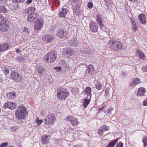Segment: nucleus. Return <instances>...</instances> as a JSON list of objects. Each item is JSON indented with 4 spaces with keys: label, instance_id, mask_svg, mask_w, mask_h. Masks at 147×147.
I'll use <instances>...</instances> for the list:
<instances>
[{
    "label": "nucleus",
    "instance_id": "f257e3e1",
    "mask_svg": "<svg viewBox=\"0 0 147 147\" xmlns=\"http://www.w3.org/2000/svg\"><path fill=\"white\" fill-rule=\"evenodd\" d=\"M26 108L24 106H22L18 110L16 111V117L17 118L19 121L22 122V119L25 118L27 114Z\"/></svg>",
    "mask_w": 147,
    "mask_h": 147
},
{
    "label": "nucleus",
    "instance_id": "f03ea898",
    "mask_svg": "<svg viewBox=\"0 0 147 147\" xmlns=\"http://www.w3.org/2000/svg\"><path fill=\"white\" fill-rule=\"evenodd\" d=\"M108 45L115 51L121 49L123 47L122 43L119 41L113 40H109Z\"/></svg>",
    "mask_w": 147,
    "mask_h": 147
},
{
    "label": "nucleus",
    "instance_id": "7ed1b4c3",
    "mask_svg": "<svg viewBox=\"0 0 147 147\" xmlns=\"http://www.w3.org/2000/svg\"><path fill=\"white\" fill-rule=\"evenodd\" d=\"M56 57V53L54 51H52L48 53L44 58L47 62L51 63L55 60Z\"/></svg>",
    "mask_w": 147,
    "mask_h": 147
},
{
    "label": "nucleus",
    "instance_id": "20e7f679",
    "mask_svg": "<svg viewBox=\"0 0 147 147\" xmlns=\"http://www.w3.org/2000/svg\"><path fill=\"white\" fill-rule=\"evenodd\" d=\"M57 92V97L60 99L64 100L69 95L67 91L63 88H58Z\"/></svg>",
    "mask_w": 147,
    "mask_h": 147
},
{
    "label": "nucleus",
    "instance_id": "39448f33",
    "mask_svg": "<svg viewBox=\"0 0 147 147\" xmlns=\"http://www.w3.org/2000/svg\"><path fill=\"white\" fill-rule=\"evenodd\" d=\"M56 118L54 115L52 113L48 114L44 120V123L48 125H52L55 121Z\"/></svg>",
    "mask_w": 147,
    "mask_h": 147
},
{
    "label": "nucleus",
    "instance_id": "423d86ee",
    "mask_svg": "<svg viewBox=\"0 0 147 147\" xmlns=\"http://www.w3.org/2000/svg\"><path fill=\"white\" fill-rule=\"evenodd\" d=\"M10 76L12 79L16 82H20L22 80V77L15 71H12Z\"/></svg>",
    "mask_w": 147,
    "mask_h": 147
},
{
    "label": "nucleus",
    "instance_id": "0eeeda50",
    "mask_svg": "<svg viewBox=\"0 0 147 147\" xmlns=\"http://www.w3.org/2000/svg\"><path fill=\"white\" fill-rule=\"evenodd\" d=\"M56 35L59 38L62 39L66 38L67 36L66 30L62 28H59L57 30Z\"/></svg>",
    "mask_w": 147,
    "mask_h": 147
},
{
    "label": "nucleus",
    "instance_id": "6e6552de",
    "mask_svg": "<svg viewBox=\"0 0 147 147\" xmlns=\"http://www.w3.org/2000/svg\"><path fill=\"white\" fill-rule=\"evenodd\" d=\"M43 24V22L42 19L41 18H38L36 21L34 23V29L36 30L40 29Z\"/></svg>",
    "mask_w": 147,
    "mask_h": 147
},
{
    "label": "nucleus",
    "instance_id": "1a4fd4ad",
    "mask_svg": "<svg viewBox=\"0 0 147 147\" xmlns=\"http://www.w3.org/2000/svg\"><path fill=\"white\" fill-rule=\"evenodd\" d=\"M66 119L67 121L70 122L73 126H77L78 123L77 118L72 116H67Z\"/></svg>",
    "mask_w": 147,
    "mask_h": 147
},
{
    "label": "nucleus",
    "instance_id": "9d476101",
    "mask_svg": "<svg viewBox=\"0 0 147 147\" xmlns=\"http://www.w3.org/2000/svg\"><path fill=\"white\" fill-rule=\"evenodd\" d=\"M89 27L90 30L92 32H96L98 31V26L96 22L91 21L89 23Z\"/></svg>",
    "mask_w": 147,
    "mask_h": 147
},
{
    "label": "nucleus",
    "instance_id": "9b49d317",
    "mask_svg": "<svg viewBox=\"0 0 147 147\" xmlns=\"http://www.w3.org/2000/svg\"><path fill=\"white\" fill-rule=\"evenodd\" d=\"M130 20L132 24V30L134 31H136L138 29V26L137 24V20L133 18H130Z\"/></svg>",
    "mask_w": 147,
    "mask_h": 147
},
{
    "label": "nucleus",
    "instance_id": "f8f14e48",
    "mask_svg": "<svg viewBox=\"0 0 147 147\" xmlns=\"http://www.w3.org/2000/svg\"><path fill=\"white\" fill-rule=\"evenodd\" d=\"M109 129V127L108 126L106 125H104L100 127L99 130L98 131V133L100 135H103L104 131H107Z\"/></svg>",
    "mask_w": 147,
    "mask_h": 147
},
{
    "label": "nucleus",
    "instance_id": "ddd939ff",
    "mask_svg": "<svg viewBox=\"0 0 147 147\" xmlns=\"http://www.w3.org/2000/svg\"><path fill=\"white\" fill-rule=\"evenodd\" d=\"M38 14L37 13H31L28 16V20L30 22H34V19L38 16Z\"/></svg>",
    "mask_w": 147,
    "mask_h": 147
},
{
    "label": "nucleus",
    "instance_id": "4468645a",
    "mask_svg": "<svg viewBox=\"0 0 147 147\" xmlns=\"http://www.w3.org/2000/svg\"><path fill=\"white\" fill-rule=\"evenodd\" d=\"M42 38L43 40L48 43L51 42L53 39L52 36L51 35H44L42 36Z\"/></svg>",
    "mask_w": 147,
    "mask_h": 147
},
{
    "label": "nucleus",
    "instance_id": "2eb2a0df",
    "mask_svg": "<svg viewBox=\"0 0 147 147\" xmlns=\"http://www.w3.org/2000/svg\"><path fill=\"white\" fill-rule=\"evenodd\" d=\"M67 10L65 8H62L59 11L58 15L61 18H65L67 13Z\"/></svg>",
    "mask_w": 147,
    "mask_h": 147
},
{
    "label": "nucleus",
    "instance_id": "dca6fc26",
    "mask_svg": "<svg viewBox=\"0 0 147 147\" xmlns=\"http://www.w3.org/2000/svg\"><path fill=\"white\" fill-rule=\"evenodd\" d=\"M138 20L142 24L144 25L146 24V18L144 14L141 13L139 15Z\"/></svg>",
    "mask_w": 147,
    "mask_h": 147
},
{
    "label": "nucleus",
    "instance_id": "f3484780",
    "mask_svg": "<svg viewBox=\"0 0 147 147\" xmlns=\"http://www.w3.org/2000/svg\"><path fill=\"white\" fill-rule=\"evenodd\" d=\"M96 21L97 22L98 24L100 27V28H105V26L102 23V20L101 16L98 15H96Z\"/></svg>",
    "mask_w": 147,
    "mask_h": 147
},
{
    "label": "nucleus",
    "instance_id": "a211bd4d",
    "mask_svg": "<svg viewBox=\"0 0 147 147\" xmlns=\"http://www.w3.org/2000/svg\"><path fill=\"white\" fill-rule=\"evenodd\" d=\"M146 92V89L143 87L139 88L138 91L137 95L139 96H145V93Z\"/></svg>",
    "mask_w": 147,
    "mask_h": 147
},
{
    "label": "nucleus",
    "instance_id": "6ab92c4d",
    "mask_svg": "<svg viewBox=\"0 0 147 147\" xmlns=\"http://www.w3.org/2000/svg\"><path fill=\"white\" fill-rule=\"evenodd\" d=\"M80 43L76 38H74L69 42V44L71 46L76 47L79 45Z\"/></svg>",
    "mask_w": 147,
    "mask_h": 147
},
{
    "label": "nucleus",
    "instance_id": "aec40b11",
    "mask_svg": "<svg viewBox=\"0 0 147 147\" xmlns=\"http://www.w3.org/2000/svg\"><path fill=\"white\" fill-rule=\"evenodd\" d=\"M36 69L39 75L40 76L44 75L46 72L45 69L42 67H38L36 68Z\"/></svg>",
    "mask_w": 147,
    "mask_h": 147
},
{
    "label": "nucleus",
    "instance_id": "412c9836",
    "mask_svg": "<svg viewBox=\"0 0 147 147\" xmlns=\"http://www.w3.org/2000/svg\"><path fill=\"white\" fill-rule=\"evenodd\" d=\"M0 25V31L5 32L7 31L9 28L8 25L5 23H3Z\"/></svg>",
    "mask_w": 147,
    "mask_h": 147
},
{
    "label": "nucleus",
    "instance_id": "4be33fe9",
    "mask_svg": "<svg viewBox=\"0 0 147 147\" xmlns=\"http://www.w3.org/2000/svg\"><path fill=\"white\" fill-rule=\"evenodd\" d=\"M87 71L88 73L91 75H93V73L94 71V69L93 65H89L87 67Z\"/></svg>",
    "mask_w": 147,
    "mask_h": 147
},
{
    "label": "nucleus",
    "instance_id": "5701e85b",
    "mask_svg": "<svg viewBox=\"0 0 147 147\" xmlns=\"http://www.w3.org/2000/svg\"><path fill=\"white\" fill-rule=\"evenodd\" d=\"M137 55L138 57L141 59H144L146 58V56L144 53L141 51H137Z\"/></svg>",
    "mask_w": 147,
    "mask_h": 147
},
{
    "label": "nucleus",
    "instance_id": "b1692460",
    "mask_svg": "<svg viewBox=\"0 0 147 147\" xmlns=\"http://www.w3.org/2000/svg\"><path fill=\"white\" fill-rule=\"evenodd\" d=\"M9 45L7 43H4L1 45L0 52L6 50L9 47Z\"/></svg>",
    "mask_w": 147,
    "mask_h": 147
},
{
    "label": "nucleus",
    "instance_id": "393cba45",
    "mask_svg": "<svg viewBox=\"0 0 147 147\" xmlns=\"http://www.w3.org/2000/svg\"><path fill=\"white\" fill-rule=\"evenodd\" d=\"M6 96L7 98L10 99L15 98L16 97V93L14 92H9L7 94Z\"/></svg>",
    "mask_w": 147,
    "mask_h": 147
},
{
    "label": "nucleus",
    "instance_id": "a878e982",
    "mask_svg": "<svg viewBox=\"0 0 147 147\" xmlns=\"http://www.w3.org/2000/svg\"><path fill=\"white\" fill-rule=\"evenodd\" d=\"M50 137L49 135H46L44 136H42V142L45 144H47L49 140Z\"/></svg>",
    "mask_w": 147,
    "mask_h": 147
},
{
    "label": "nucleus",
    "instance_id": "bb28decb",
    "mask_svg": "<svg viewBox=\"0 0 147 147\" xmlns=\"http://www.w3.org/2000/svg\"><path fill=\"white\" fill-rule=\"evenodd\" d=\"M91 88L89 87H87L85 89V92L87 96H90V97L91 96Z\"/></svg>",
    "mask_w": 147,
    "mask_h": 147
},
{
    "label": "nucleus",
    "instance_id": "cd10ccee",
    "mask_svg": "<svg viewBox=\"0 0 147 147\" xmlns=\"http://www.w3.org/2000/svg\"><path fill=\"white\" fill-rule=\"evenodd\" d=\"M106 5L108 7H112L113 5L111 0H105Z\"/></svg>",
    "mask_w": 147,
    "mask_h": 147
},
{
    "label": "nucleus",
    "instance_id": "c85d7f7f",
    "mask_svg": "<svg viewBox=\"0 0 147 147\" xmlns=\"http://www.w3.org/2000/svg\"><path fill=\"white\" fill-rule=\"evenodd\" d=\"M90 102V100L88 99H84V100L82 101L83 106L84 108H86L87 106Z\"/></svg>",
    "mask_w": 147,
    "mask_h": 147
},
{
    "label": "nucleus",
    "instance_id": "c756f323",
    "mask_svg": "<svg viewBox=\"0 0 147 147\" xmlns=\"http://www.w3.org/2000/svg\"><path fill=\"white\" fill-rule=\"evenodd\" d=\"M117 141V139H115L113 141L110 142L108 145L106 147H113Z\"/></svg>",
    "mask_w": 147,
    "mask_h": 147
},
{
    "label": "nucleus",
    "instance_id": "7c9ffc66",
    "mask_svg": "<svg viewBox=\"0 0 147 147\" xmlns=\"http://www.w3.org/2000/svg\"><path fill=\"white\" fill-rule=\"evenodd\" d=\"M140 80L138 78H136L133 82L131 83V85L133 86L135 85H137L140 83Z\"/></svg>",
    "mask_w": 147,
    "mask_h": 147
},
{
    "label": "nucleus",
    "instance_id": "2f4dec72",
    "mask_svg": "<svg viewBox=\"0 0 147 147\" xmlns=\"http://www.w3.org/2000/svg\"><path fill=\"white\" fill-rule=\"evenodd\" d=\"M7 9L4 5L0 6V12L4 13L7 12Z\"/></svg>",
    "mask_w": 147,
    "mask_h": 147
},
{
    "label": "nucleus",
    "instance_id": "473e14b6",
    "mask_svg": "<svg viewBox=\"0 0 147 147\" xmlns=\"http://www.w3.org/2000/svg\"><path fill=\"white\" fill-rule=\"evenodd\" d=\"M9 109H13L16 107V104L13 102H9Z\"/></svg>",
    "mask_w": 147,
    "mask_h": 147
},
{
    "label": "nucleus",
    "instance_id": "72a5a7b5",
    "mask_svg": "<svg viewBox=\"0 0 147 147\" xmlns=\"http://www.w3.org/2000/svg\"><path fill=\"white\" fill-rule=\"evenodd\" d=\"M107 112L110 114H114L115 113V111L114 110V109L111 107L107 110Z\"/></svg>",
    "mask_w": 147,
    "mask_h": 147
},
{
    "label": "nucleus",
    "instance_id": "f704fd0d",
    "mask_svg": "<svg viewBox=\"0 0 147 147\" xmlns=\"http://www.w3.org/2000/svg\"><path fill=\"white\" fill-rule=\"evenodd\" d=\"M95 86L96 89L98 90H100L103 88L102 86L99 82H97Z\"/></svg>",
    "mask_w": 147,
    "mask_h": 147
},
{
    "label": "nucleus",
    "instance_id": "c9c22d12",
    "mask_svg": "<svg viewBox=\"0 0 147 147\" xmlns=\"http://www.w3.org/2000/svg\"><path fill=\"white\" fill-rule=\"evenodd\" d=\"M43 121L42 119H39V118L37 117L35 120V122L37 123L38 125H40L42 123Z\"/></svg>",
    "mask_w": 147,
    "mask_h": 147
},
{
    "label": "nucleus",
    "instance_id": "e433bc0d",
    "mask_svg": "<svg viewBox=\"0 0 147 147\" xmlns=\"http://www.w3.org/2000/svg\"><path fill=\"white\" fill-rule=\"evenodd\" d=\"M142 142L144 144V146L146 147L147 146V137H145L143 139Z\"/></svg>",
    "mask_w": 147,
    "mask_h": 147
},
{
    "label": "nucleus",
    "instance_id": "4c0bfd02",
    "mask_svg": "<svg viewBox=\"0 0 147 147\" xmlns=\"http://www.w3.org/2000/svg\"><path fill=\"white\" fill-rule=\"evenodd\" d=\"M54 142L57 146L60 145L61 143V141L57 139H56L54 140Z\"/></svg>",
    "mask_w": 147,
    "mask_h": 147
},
{
    "label": "nucleus",
    "instance_id": "58836bf2",
    "mask_svg": "<svg viewBox=\"0 0 147 147\" xmlns=\"http://www.w3.org/2000/svg\"><path fill=\"white\" fill-rule=\"evenodd\" d=\"M10 128L12 131L13 132H16L18 130V128H17V127L16 126H13L10 127Z\"/></svg>",
    "mask_w": 147,
    "mask_h": 147
},
{
    "label": "nucleus",
    "instance_id": "ea45409f",
    "mask_svg": "<svg viewBox=\"0 0 147 147\" xmlns=\"http://www.w3.org/2000/svg\"><path fill=\"white\" fill-rule=\"evenodd\" d=\"M5 21V19L2 14H0V23Z\"/></svg>",
    "mask_w": 147,
    "mask_h": 147
},
{
    "label": "nucleus",
    "instance_id": "a19ab883",
    "mask_svg": "<svg viewBox=\"0 0 147 147\" xmlns=\"http://www.w3.org/2000/svg\"><path fill=\"white\" fill-rule=\"evenodd\" d=\"M5 75H8L9 73V70L8 69L5 68L3 70Z\"/></svg>",
    "mask_w": 147,
    "mask_h": 147
},
{
    "label": "nucleus",
    "instance_id": "79ce46f5",
    "mask_svg": "<svg viewBox=\"0 0 147 147\" xmlns=\"http://www.w3.org/2000/svg\"><path fill=\"white\" fill-rule=\"evenodd\" d=\"M123 144L121 142H119L117 143L116 145V147H123Z\"/></svg>",
    "mask_w": 147,
    "mask_h": 147
},
{
    "label": "nucleus",
    "instance_id": "37998d69",
    "mask_svg": "<svg viewBox=\"0 0 147 147\" xmlns=\"http://www.w3.org/2000/svg\"><path fill=\"white\" fill-rule=\"evenodd\" d=\"M9 102L5 103L3 105V108L4 109H6L7 108L9 109Z\"/></svg>",
    "mask_w": 147,
    "mask_h": 147
},
{
    "label": "nucleus",
    "instance_id": "c03bdc74",
    "mask_svg": "<svg viewBox=\"0 0 147 147\" xmlns=\"http://www.w3.org/2000/svg\"><path fill=\"white\" fill-rule=\"evenodd\" d=\"M8 143L7 142L2 143L0 145V147H6L8 145Z\"/></svg>",
    "mask_w": 147,
    "mask_h": 147
},
{
    "label": "nucleus",
    "instance_id": "a18cd8bd",
    "mask_svg": "<svg viewBox=\"0 0 147 147\" xmlns=\"http://www.w3.org/2000/svg\"><path fill=\"white\" fill-rule=\"evenodd\" d=\"M87 6L90 9L92 8L93 6V4L92 2H90L87 5Z\"/></svg>",
    "mask_w": 147,
    "mask_h": 147
},
{
    "label": "nucleus",
    "instance_id": "49530a36",
    "mask_svg": "<svg viewBox=\"0 0 147 147\" xmlns=\"http://www.w3.org/2000/svg\"><path fill=\"white\" fill-rule=\"evenodd\" d=\"M30 11H31L30 13H33L36 10V8L34 7H31L30 8H29Z\"/></svg>",
    "mask_w": 147,
    "mask_h": 147
},
{
    "label": "nucleus",
    "instance_id": "de8ad7c7",
    "mask_svg": "<svg viewBox=\"0 0 147 147\" xmlns=\"http://www.w3.org/2000/svg\"><path fill=\"white\" fill-rule=\"evenodd\" d=\"M25 0H12L13 2L14 3H19L23 2Z\"/></svg>",
    "mask_w": 147,
    "mask_h": 147
},
{
    "label": "nucleus",
    "instance_id": "09e8293b",
    "mask_svg": "<svg viewBox=\"0 0 147 147\" xmlns=\"http://www.w3.org/2000/svg\"><path fill=\"white\" fill-rule=\"evenodd\" d=\"M142 69L144 72L147 71V65L143 66L142 68Z\"/></svg>",
    "mask_w": 147,
    "mask_h": 147
},
{
    "label": "nucleus",
    "instance_id": "8fccbe9b",
    "mask_svg": "<svg viewBox=\"0 0 147 147\" xmlns=\"http://www.w3.org/2000/svg\"><path fill=\"white\" fill-rule=\"evenodd\" d=\"M30 10L29 9V8H27L26 9H25L23 11L24 13H26V14H28Z\"/></svg>",
    "mask_w": 147,
    "mask_h": 147
},
{
    "label": "nucleus",
    "instance_id": "3c124183",
    "mask_svg": "<svg viewBox=\"0 0 147 147\" xmlns=\"http://www.w3.org/2000/svg\"><path fill=\"white\" fill-rule=\"evenodd\" d=\"M143 105L144 106H147V98L143 101Z\"/></svg>",
    "mask_w": 147,
    "mask_h": 147
},
{
    "label": "nucleus",
    "instance_id": "603ef678",
    "mask_svg": "<svg viewBox=\"0 0 147 147\" xmlns=\"http://www.w3.org/2000/svg\"><path fill=\"white\" fill-rule=\"evenodd\" d=\"M54 69H56L57 71H59L61 69V67H56Z\"/></svg>",
    "mask_w": 147,
    "mask_h": 147
},
{
    "label": "nucleus",
    "instance_id": "864d4df0",
    "mask_svg": "<svg viewBox=\"0 0 147 147\" xmlns=\"http://www.w3.org/2000/svg\"><path fill=\"white\" fill-rule=\"evenodd\" d=\"M80 0H72V2L73 4L78 3L80 2Z\"/></svg>",
    "mask_w": 147,
    "mask_h": 147
},
{
    "label": "nucleus",
    "instance_id": "5fc2aeb1",
    "mask_svg": "<svg viewBox=\"0 0 147 147\" xmlns=\"http://www.w3.org/2000/svg\"><path fill=\"white\" fill-rule=\"evenodd\" d=\"M23 32H26L28 33H29V31H28V29L26 27H24L23 29Z\"/></svg>",
    "mask_w": 147,
    "mask_h": 147
},
{
    "label": "nucleus",
    "instance_id": "6e6d98bb",
    "mask_svg": "<svg viewBox=\"0 0 147 147\" xmlns=\"http://www.w3.org/2000/svg\"><path fill=\"white\" fill-rule=\"evenodd\" d=\"M17 58H18V59L20 61H23L24 59L23 57L22 56H20V57H18Z\"/></svg>",
    "mask_w": 147,
    "mask_h": 147
},
{
    "label": "nucleus",
    "instance_id": "4d7b16f0",
    "mask_svg": "<svg viewBox=\"0 0 147 147\" xmlns=\"http://www.w3.org/2000/svg\"><path fill=\"white\" fill-rule=\"evenodd\" d=\"M105 92L106 93V98H107V99H108L109 98H110V97H111L110 96H108V95H109V94H108L109 91H108V90H106L105 91Z\"/></svg>",
    "mask_w": 147,
    "mask_h": 147
},
{
    "label": "nucleus",
    "instance_id": "13d9d810",
    "mask_svg": "<svg viewBox=\"0 0 147 147\" xmlns=\"http://www.w3.org/2000/svg\"><path fill=\"white\" fill-rule=\"evenodd\" d=\"M32 0H28L26 1V4L29 5L32 2Z\"/></svg>",
    "mask_w": 147,
    "mask_h": 147
},
{
    "label": "nucleus",
    "instance_id": "bf43d9fd",
    "mask_svg": "<svg viewBox=\"0 0 147 147\" xmlns=\"http://www.w3.org/2000/svg\"><path fill=\"white\" fill-rule=\"evenodd\" d=\"M16 51L17 53H18L21 52V51L20 49H17L16 50Z\"/></svg>",
    "mask_w": 147,
    "mask_h": 147
},
{
    "label": "nucleus",
    "instance_id": "052dcab7",
    "mask_svg": "<svg viewBox=\"0 0 147 147\" xmlns=\"http://www.w3.org/2000/svg\"><path fill=\"white\" fill-rule=\"evenodd\" d=\"M55 3H57V4L59 5H60V2L59 1H58V0H56V2Z\"/></svg>",
    "mask_w": 147,
    "mask_h": 147
},
{
    "label": "nucleus",
    "instance_id": "680f3d73",
    "mask_svg": "<svg viewBox=\"0 0 147 147\" xmlns=\"http://www.w3.org/2000/svg\"><path fill=\"white\" fill-rule=\"evenodd\" d=\"M129 0L131 2H135L136 1H137L138 0Z\"/></svg>",
    "mask_w": 147,
    "mask_h": 147
},
{
    "label": "nucleus",
    "instance_id": "e2e57ef3",
    "mask_svg": "<svg viewBox=\"0 0 147 147\" xmlns=\"http://www.w3.org/2000/svg\"><path fill=\"white\" fill-rule=\"evenodd\" d=\"M16 9H17L19 7V5H16L15 7Z\"/></svg>",
    "mask_w": 147,
    "mask_h": 147
},
{
    "label": "nucleus",
    "instance_id": "0e129e2a",
    "mask_svg": "<svg viewBox=\"0 0 147 147\" xmlns=\"http://www.w3.org/2000/svg\"><path fill=\"white\" fill-rule=\"evenodd\" d=\"M72 147H80L79 146H77L76 145H75L73 146Z\"/></svg>",
    "mask_w": 147,
    "mask_h": 147
},
{
    "label": "nucleus",
    "instance_id": "69168bd1",
    "mask_svg": "<svg viewBox=\"0 0 147 147\" xmlns=\"http://www.w3.org/2000/svg\"><path fill=\"white\" fill-rule=\"evenodd\" d=\"M103 108L102 107L100 109H99L98 110L99 111H100L101 110H103Z\"/></svg>",
    "mask_w": 147,
    "mask_h": 147
},
{
    "label": "nucleus",
    "instance_id": "338daca9",
    "mask_svg": "<svg viewBox=\"0 0 147 147\" xmlns=\"http://www.w3.org/2000/svg\"><path fill=\"white\" fill-rule=\"evenodd\" d=\"M66 53L67 54H68V52L67 51H66Z\"/></svg>",
    "mask_w": 147,
    "mask_h": 147
}]
</instances>
